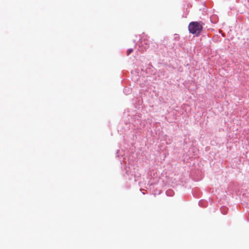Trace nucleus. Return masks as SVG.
I'll return each mask as SVG.
<instances>
[{
	"mask_svg": "<svg viewBox=\"0 0 249 249\" xmlns=\"http://www.w3.org/2000/svg\"><path fill=\"white\" fill-rule=\"evenodd\" d=\"M149 67H152V66L150 64H149Z\"/></svg>",
	"mask_w": 249,
	"mask_h": 249,
	"instance_id": "8",
	"label": "nucleus"
},
{
	"mask_svg": "<svg viewBox=\"0 0 249 249\" xmlns=\"http://www.w3.org/2000/svg\"><path fill=\"white\" fill-rule=\"evenodd\" d=\"M174 36H175V38H179V36L178 35L175 34Z\"/></svg>",
	"mask_w": 249,
	"mask_h": 249,
	"instance_id": "7",
	"label": "nucleus"
},
{
	"mask_svg": "<svg viewBox=\"0 0 249 249\" xmlns=\"http://www.w3.org/2000/svg\"><path fill=\"white\" fill-rule=\"evenodd\" d=\"M203 203H206V202L203 201H202V200H200V201H199V202H198V204H199V205L200 206H201V207H206L205 205H204V204L203 205Z\"/></svg>",
	"mask_w": 249,
	"mask_h": 249,
	"instance_id": "5",
	"label": "nucleus"
},
{
	"mask_svg": "<svg viewBox=\"0 0 249 249\" xmlns=\"http://www.w3.org/2000/svg\"><path fill=\"white\" fill-rule=\"evenodd\" d=\"M174 193L172 190H168L166 192V194L167 196H173Z\"/></svg>",
	"mask_w": 249,
	"mask_h": 249,
	"instance_id": "3",
	"label": "nucleus"
},
{
	"mask_svg": "<svg viewBox=\"0 0 249 249\" xmlns=\"http://www.w3.org/2000/svg\"><path fill=\"white\" fill-rule=\"evenodd\" d=\"M139 47L141 51L146 50L149 47V41L145 38H142L140 40Z\"/></svg>",
	"mask_w": 249,
	"mask_h": 249,
	"instance_id": "2",
	"label": "nucleus"
},
{
	"mask_svg": "<svg viewBox=\"0 0 249 249\" xmlns=\"http://www.w3.org/2000/svg\"><path fill=\"white\" fill-rule=\"evenodd\" d=\"M203 29L202 25L197 21L190 22L188 26V30L190 33L198 36Z\"/></svg>",
	"mask_w": 249,
	"mask_h": 249,
	"instance_id": "1",
	"label": "nucleus"
},
{
	"mask_svg": "<svg viewBox=\"0 0 249 249\" xmlns=\"http://www.w3.org/2000/svg\"><path fill=\"white\" fill-rule=\"evenodd\" d=\"M133 51V49H128L127 51V55H129Z\"/></svg>",
	"mask_w": 249,
	"mask_h": 249,
	"instance_id": "6",
	"label": "nucleus"
},
{
	"mask_svg": "<svg viewBox=\"0 0 249 249\" xmlns=\"http://www.w3.org/2000/svg\"><path fill=\"white\" fill-rule=\"evenodd\" d=\"M221 213L224 214H225L227 213V209L226 208H221Z\"/></svg>",
	"mask_w": 249,
	"mask_h": 249,
	"instance_id": "4",
	"label": "nucleus"
}]
</instances>
